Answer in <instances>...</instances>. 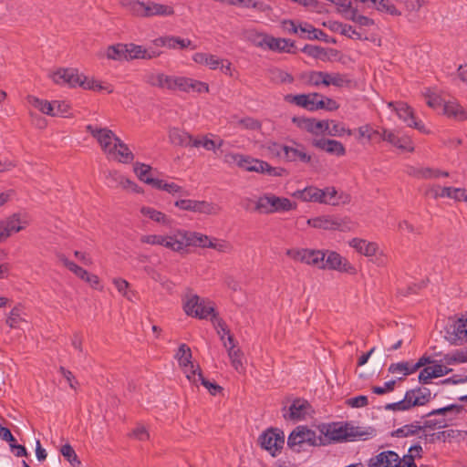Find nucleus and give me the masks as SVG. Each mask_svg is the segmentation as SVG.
Returning a JSON list of instances; mask_svg holds the SVG:
<instances>
[{"instance_id":"57","label":"nucleus","mask_w":467,"mask_h":467,"mask_svg":"<svg viewBox=\"0 0 467 467\" xmlns=\"http://www.w3.org/2000/svg\"><path fill=\"white\" fill-rule=\"evenodd\" d=\"M424 96L427 99V105L434 109H437L441 107L443 108L444 100L436 93L431 92L430 89H428Z\"/></svg>"},{"instance_id":"44","label":"nucleus","mask_w":467,"mask_h":467,"mask_svg":"<svg viewBox=\"0 0 467 467\" xmlns=\"http://www.w3.org/2000/svg\"><path fill=\"white\" fill-rule=\"evenodd\" d=\"M198 380L201 381V384L205 387L209 393L213 396L217 395L218 393L223 392V388L218 385L215 382H211L207 379H205L202 375V369L200 367H198Z\"/></svg>"},{"instance_id":"11","label":"nucleus","mask_w":467,"mask_h":467,"mask_svg":"<svg viewBox=\"0 0 467 467\" xmlns=\"http://www.w3.org/2000/svg\"><path fill=\"white\" fill-rule=\"evenodd\" d=\"M259 47H267L273 51L285 52L296 54L297 49L295 41L286 38H275L271 36H263L261 40L257 43Z\"/></svg>"},{"instance_id":"16","label":"nucleus","mask_w":467,"mask_h":467,"mask_svg":"<svg viewBox=\"0 0 467 467\" xmlns=\"http://www.w3.org/2000/svg\"><path fill=\"white\" fill-rule=\"evenodd\" d=\"M233 159L237 161L239 167L247 171L266 173L267 167H269V163L265 161L253 159L240 154L233 155Z\"/></svg>"},{"instance_id":"7","label":"nucleus","mask_w":467,"mask_h":467,"mask_svg":"<svg viewBox=\"0 0 467 467\" xmlns=\"http://www.w3.org/2000/svg\"><path fill=\"white\" fill-rule=\"evenodd\" d=\"M320 432L323 437V441L326 444L332 441H348V422L341 424L334 422L331 424H323L320 428Z\"/></svg>"},{"instance_id":"51","label":"nucleus","mask_w":467,"mask_h":467,"mask_svg":"<svg viewBox=\"0 0 467 467\" xmlns=\"http://www.w3.org/2000/svg\"><path fill=\"white\" fill-rule=\"evenodd\" d=\"M78 86L88 90H101L104 88L99 81L94 78L89 79L84 75H79Z\"/></svg>"},{"instance_id":"36","label":"nucleus","mask_w":467,"mask_h":467,"mask_svg":"<svg viewBox=\"0 0 467 467\" xmlns=\"http://www.w3.org/2000/svg\"><path fill=\"white\" fill-rule=\"evenodd\" d=\"M127 48L125 44H116L109 46L107 49V57L112 60H127L126 57Z\"/></svg>"},{"instance_id":"42","label":"nucleus","mask_w":467,"mask_h":467,"mask_svg":"<svg viewBox=\"0 0 467 467\" xmlns=\"http://www.w3.org/2000/svg\"><path fill=\"white\" fill-rule=\"evenodd\" d=\"M254 210L261 213H272V193H267L259 197Z\"/></svg>"},{"instance_id":"35","label":"nucleus","mask_w":467,"mask_h":467,"mask_svg":"<svg viewBox=\"0 0 467 467\" xmlns=\"http://www.w3.org/2000/svg\"><path fill=\"white\" fill-rule=\"evenodd\" d=\"M333 31H338L341 35L352 39H362V35L358 32L352 26L343 24L341 22H334L331 26Z\"/></svg>"},{"instance_id":"56","label":"nucleus","mask_w":467,"mask_h":467,"mask_svg":"<svg viewBox=\"0 0 467 467\" xmlns=\"http://www.w3.org/2000/svg\"><path fill=\"white\" fill-rule=\"evenodd\" d=\"M410 402V397L408 396V398H407L405 395L403 400H399L397 402H393V403H388L384 406V409L386 410H393V411L409 410L411 409Z\"/></svg>"},{"instance_id":"54","label":"nucleus","mask_w":467,"mask_h":467,"mask_svg":"<svg viewBox=\"0 0 467 467\" xmlns=\"http://www.w3.org/2000/svg\"><path fill=\"white\" fill-rule=\"evenodd\" d=\"M151 171V167L150 165L136 162L134 164V172L137 174L138 178L146 183V179H153L150 176Z\"/></svg>"},{"instance_id":"32","label":"nucleus","mask_w":467,"mask_h":467,"mask_svg":"<svg viewBox=\"0 0 467 467\" xmlns=\"http://www.w3.org/2000/svg\"><path fill=\"white\" fill-rule=\"evenodd\" d=\"M420 431H421L420 422L415 421L391 431L390 436L396 438H407L417 435Z\"/></svg>"},{"instance_id":"20","label":"nucleus","mask_w":467,"mask_h":467,"mask_svg":"<svg viewBox=\"0 0 467 467\" xmlns=\"http://www.w3.org/2000/svg\"><path fill=\"white\" fill-rule=\"evenodd\" d=\"M382 140L387 141L398 149L412 152L414 146L410 137H398L393 131L383 130Z\"/></svg>"},{"instance_id":"19","label":"nucleus","mask_w":467,"mask_h":467,"mask_svg":"<svg viewBox=\"0 0 467 467\" xmlns=\"http://www.w3.org/2000/svg\"><path fill=\"white\" fill-rule=\"evenodd\" d=\"M51 78L56 84L75 88L78 86L79 74L75 68H59L52 74Z\"/></svg>"},{"instance_id":"8","label":"nucleus","mask_w":467,"mask_h":467,"mask_svg":"<svg viewBox=\"0 0 467 467\" xmlns=\"http://www.w3.org/2000/svg\"><path fill=\"white\" fill-rule=\"evenodd\" d=\"M291 146H283L284 159L289 162L300 161L313 166L314 159L306 151V147L296 140H291Z\"/></svg>"},{"instance_id":"28","label":"nucleus","mask_w":467,"mask_h":467,"mask_svg":"<svg viewBox=\"0 0 467 467\" xmlns=\"http://www.w3.org/2000/svg\"><path fill=\"white\" fill-rule=\"evenodd\" d=\"M443 112L448 117L454 118L458 120L467 119V111H465L460 104L454 101L444 102Z\"/></svg>"},{"instance_id":"31","label":"nucleus","mask_w":467,"mask_h":467,"mask_svg":"<svg viewBox=\"0 0 467 467\" xmlns=\"http://www.w3.org/2000/svg\"><path fill=\"white\" fill-rule=\"evenodd\" d=\"M308 406L309 404L306 400L296 399L289 407V419L293 420L304 419Z\"/></svg>"},{"instance_id":"45","label":"nucleus","mask_w":467,"mask_h":467,"mask_svg":"<svg viewBox=\"0 0 467 467\" xmlns=\"http://www.w3.org/2000/svg\"><path fill=\"white\" fill-rule=\"evenodd\" d=\"M125 46L127 48V52H126L127 61L132 60V59H140V58L143 59L144 54H145V48H143L142 46L136 45L133 43L125 44Z\"/></svg>"},{"instance_id":"60","label":"nucleus","mask_w":467,"mask_h":467,"mask_svg":"<svg viewBox=\"0 0 467 467\" xmlns=\"http://www.w3.org/2000/svg\"><path fill=\"white\" fill-rule=\"evenodd\" d=\"M123 175L118 171H109L106 176V184L109 188H118L121 186Z\"/></svg>"},{"instance_id":"22","label":"nucleus","mask_w":467,"mask_h":467,"mask_svg":"<svg viewBox=\"0 0 467 467\" xmlns=\"http://www.w3.org/2000/svg\"><path fill=\"white\" fill-rule=\"evenodd\" d=\"M406 397H410V407L423 406L430 402L431 400V390L424 387L409 389L406 391Z\"/></svg>"},{"instance_id":"26","label":"nucleus","mask_w":467,"mask_h":467,"mask_svg":"<svg viewBox=\"0 0 467 467\" xmlns=\"http://www.w3.org/2000/svg\"><path fill=\"white\" fill-rule=\"evenodd\" d=\"M349 245L366 256L375 255L379 248L376 243L367 242L366 240L359 238H353L349 242Z\"/></svg>"},{"instance_id":"53","label":"nucleus","mask_w":467,"mask_h":467,"mask_svg":"<svg viewBox=\"0 0 467 467\" xmlns=\"http://www.w3.org/2000/svg\"><path fill=\"white\" fill-rule=\"evenodd\" d=\"M5 230L7 231V233L9 234V235L11 234L12 232H16V233H18L20 232L21 230L24 229V226H21L20 225V217H19V214L17 213H14L13 215H11L7 220H6V224L5 226L4 227Z\"/></svg>"},{"instance_id":"50","label":"nucleus","mask_w":467,"mask_h":467,"mask_svg":"<svg viewBox=\"0 0 467 467\" xmlns=\"http://www.w3.org/2000/svg\"><path fill=\"white\" fill-rule=\"evenodd\" d=\"M348 134L351 136L353 134L351 130L346 129L343 125L336 122L335 120H330V125L327 130V135L332 137H341L344 134Z\"/></svg>"},{"instance_id":"34","label":"nucleus","mask_w":467,"mask_h":467,"mask_svg":"<svg viewBox=\"0 0 467 467\" xmlns=\"http://www.w3.org/2000/svg\"><path fill=\"white\" fill-rule=\"evenodd\" d=\"M296 206V203H293L288 198L272 194V213L291 211Z\"/></svg>"},{"instance_id":"14","label":"nucleus","mask_w":467,"mask_h":467,"mask_svg":"<svg viewBox=\"0 0 467 467\" xmlns=\"http://www.w3.org/2000/svg\"><path fill=\"white\" fill-rule=\"evenodd\" d=\"M311 145L318 150H324L336 156H344L346 154L345 146L338 140L331 139H313Z\"/></svg>"},{"instance_id":"6","label":"nucleus","mask_w":467,"mask_h":467,"mask_svg":"<svg viewBox=\"0 0 467 467\" xmlns=\"http://www.w3.org/2000/svg\"><path fill=\"white\" fill-rule=\"evenodd\" d=\"M286 254L294 260L317 265L319 268L326 257V254L322 250L312 249H288Z\"/></svg>"},{"instance_id":"47","label":"nucleus","mask_w":467,"mask_h":467,"mask_svg":"<svg viewBox=\"0 0 467 467\" xmlns=\"http://www.w3.org/2000/svg\"><path fill=\"white\" fill-rule=\"evenodd\" d=\"M164 77L165 74L163 73L155 74L153 72H147L143 76V81L150 87H158L160 88H163Z\"/></svg>"},{"instance_id":"46","label":"nucleus","mask_w":467,"mask_h":467,"mask_svg":"<svg viewBox=\"0 0 467 467\" xmlns=\"http://www.w3.org/2000/svg\"><path fill=\"white\" fill-rule=\"evenodd\" d=\"M388 370L391 374H395L396 372H402L404 377L410 375L416 371L413 370V365L410 366V363L408 361L392 363L389 367Z\"/></svg>"},{"instance_id":"33","label":"nucleus","mask_w":467,"mask_h":467,"mask_svg":"<svg viewBox=\"0 0 467 467\" xmlns=\"http://www.w3.org/2000/svg\"><path fill=\"white\" fill-rule=\"evenodd\" d=\"M320 96L319 93L314 92L309 94L287 95L285 100L309 110V105L312 104V99H317Z\"/></svg>"},{"instance_id":"25","label":"nucleus","mask_w":467,"mask_h":467,"mask_svg":"<svg viewBox=\"0 0 467 467\" xmlns=\"http://www.w3.org/2000/svg\"><path fill=\"white\" fill-rule=\"evenodd\" d=\"M112 154L118 155V161L122 163H130L133 161L134 155L119 138H115V142L112 146Z\"/></svg>"},{"instance_id":"55","label":"nucleus","mask_w":467,"mask_h":467,"mask_svg":"<svg viewBox=\"0 0 467 467\" xmlns=\"http://www.w3.org/2000/svg\"><path fill=\"white\" fill-rule=\"evenodd\" d=\"M302 52L307 54L309 57L314 58H322L327 56V51L324 47L314 45H306L302 49Z\"/></svg>"},{"instance_id":"43","label":"nucleus","mask_w":467,"mask_h":467,"mask_svg":"<svg viewBox=\"0 0 467 467\" xmlns=\"http://www.w3.org/2000/svg\"><path fill=\"white\" fill-rule=\"evenodd\" d=\"M463 410V406L459 404H451L443 408L435 409L427 414L423 415L422 418L436 416V415H446L448 412H453L460 414Z\"/></svg>"},{"instance_id":"61","label":"nucleus","mask_w":467,"mask_h":467,"mask_svg":"<svg viewBox=\"0 0 467 467\" xmlns=\"http://www.w3.org/2000/svg\"><path fill=\"white\" fill-rule=\"evenodd\" d=\"M421 431H424L425 429L430 430H435V429H442L447 427V422L445 419H430L423 421L422 424H420Z\"/></svg>"},{"instance_id":"1","label":"nucleus","mask_w":467,"mask_h":467,"mask_svg":"<svg viewBox=\"0 0 467 467\" xmlns=\"http://www.w3.org/2000/svg\"><path fill=\"white\" fill-rule=\"evenodd\" d=\"M304 443H307L310 446L326 445L322 435L317 437L316 432L306 426H297L289 434L287 445L294 451L300 452Z\"/></svg>"},{"instance_id":"27","label":"nucleus","mask_w":467,"mask_h":467,"mask_svg":"<svg viewBox=\"0 0 467 467\" xmlns=\"http://www.w3.org/2000/svg\"><path fill=\"white\" fill-rule=\"evenodd\" d=\"M295 195L304 202H316L319 203L326 202L325 199H322L324 198L322 189L314 186L306 187L304 190L298 191Z\"/></svg>"},{"instance_id":"41","label":"nucleus","mask_w":467,"mask_h":467,"mask_svg":"<svg viewBox=\"0 0 467 467\" xmlns=\"http://www.w3.org/2000/svg\"><path fill=\"white\" fill-rule=\"evenodd\" d=\"M379 12L386 13L393 16H401V12L389 0H378L374 4Z\"/></svg>"},{"instance_id":"12","label":"nucleus","mask_w":467,"mask_h":467,"mask_svg":"<svg viewBox=\"0 0 467 467\" xmlns=\"http://www.w3.org/2000/svg\"><path fill=\"white\" fill-rule=\"evenodd\" d=\"M321 269H331L337 270L344 273L352 274L355 272V268L350 263L343 258L338 253L330 251L327 253V259H324L323 264L320 265Z\"/></svg>"},{"instance_id":"5","label":"nucleus","mask_w":467,"mask_h":467,"mask_svg":"<svg viewBox=\"0 0 467 467\" xmlns=\"http://www.w3.org/2000/svg\"><path fill=\"white\" fill-rule=\"evenodd\" d=\"M183 310L188 316L200 319L206 318L209 315L214 314V308L205 304L197 295L187 296L186 301L183 303Z\"/></svg>"},{"instance_id":"37","label":"nucleus","mask_w":467,"mask_h":467,"mask_svg":"<svg viewBox=\"0 0 467 467\" xmlns=\"http://www.w3.org/2000/svg\"><path fill=\"white\" fill-rule=\"evenodd\" d=\"M140 213L143 215L148 216L150 219H151L154 222H157V223H162L165 225L170 224V223H171V220L168 219L166 214H164L163 213L157 211L153 208L142 207L140 209Z\"/></svg>"},{"instance_id":"3","label":"nucleus","mask_w":467,"mask_h":467,"mask_svg":"<svg viewBox=\"0 0 467 467\" xmlns=\"http://www.w3.org/2000/svg\"><path fill=\"white\" fill-rule=\"evenodd\" d=\"M259 442L264 450L275 457L281 452L285 444L284 432L277 428H270L259 436Z\"/></svg>"},{"instance_id":"18","label":"nucleus","mask_w":467,"mask_h":467,"mask_svg":"<svg viewBox=\"0 0 467 467\" xmlns=\"http://www.w3.org/2000/svg\"><path fill=\"white\" fill-rule=\"evenodd\" d=\"M299 37L308 40H320L326 43H336L334 38L329 36L321 29L316 28L313 25L305 22L299 24Z\"/></svg>"},{"instance_id":"49","label":"nucleus","mask_w":467,"mask_h":467,"mask_svg":"<svg viewBox=\"0 0 467 467\" xmlns=\"http://www.w3.org/2000/svg\"><path fill=\"white\" fill-rule=\"evenodd\" d=\"M292 122L296 124L299 129L305 130L309 133H315L314 130V118L305 117H293Z\"/></svg>"},{"instance_id":"48","label":"nucleus","mask_w":467,"mask_h":467,"mask_svg":"<svg viewBox=\"0 0 467 467\" xmlns=\"http://www.w3.org/2000/svg\"><path fill=\"white\" fill-rule=\"evenodd\" d=\"M60 452L73 467H78L81 464L78 455L70 444L63 445L61 447Z\"/></svg>"},{"instance_id":"64","label":"nucleus","mask_w":467,"mask_h":467,"mask_svg":"<svg viewBox=\"0 0 467 467\" xmlns=\"http://www.w3.org/2000/svg\"><path fill=\"white\" fill-rule=\"evenodd\" d=\"M20 313H21L20 306H15L11 310V312H10V314H9L7 319H6V324L10 327H12V328L16 327L17 325L19 324V322L22 321V318L20 317Z\"/></svg>"},{"instance_id":"39","label":"nucleus","mask_w":467,"mask_h":467,"mask_svg":"<svg viewBox=\"0 0 467 467\" xmlns=\"http://www.w3.org/2000/svg\"><path fill=\"white\" fill-rule=\"evenodd\" d=\"M223 345L227 348L228 356L231 360L232 366L237 371H239L240 368H243V363L241 360L243 353H242L241 349L240 348L235 349V347H236L235 345H233L228 348L226 342H223Z\"/></svg>"},{"instance_id":"40","label":"nucleus","mask_w":467,"mask_h":467,"mask_svg":"<svg viewBox=\"0 0 467 467\" xmlns=\"http://www.w3.org/2000/svg\"><path fill=\"white\" fill-rule=\"evenodd\" d=\"M59 260L63 263V265L72 273H74L81 280H84L86 276H88V271L78 265L74 262L68 260L64 254H60Z\"/></svg>"},{"instance_id":"63","label":"nucleus","mask_w":467,"mask_h":467,"mask_svg":"<svg viewBox=\"0 0 467 467\" xmlns=\"http://www.w3.org/2000/svg\"><path fill=\"white\" fill-rule=\"evenodd\" d=\"M208 248H213L220 253H230L233 249L232 245L227 241H218L217 239H213V243H209Z\"/></svg>"},{"instance_id":"24","label":"nucleus","mask_w":467,"mask_h":467,"mask_svg":"<svg viewBox=\"0 0 467 467\" xmlns=\"http://www.w3.org/2000/svg\"><path fill=\"white\" fill-rule=\"evenodd\" d=\"M348 441L368 440L376 435V430L373 427L353 426L348 422Z\"/></svg>"},{"instance_id":"2","label":"nucleus","mask_w":467,"mask_h":467,"mask_svg":"<svg viewBox=\"0 0 467 467\" xmlns=\"http://www.w3.org/2000/svg\"><path fill=\"white\" fill-rule=\"evenodd\" d=\"M307 223L314 228L329 231L348 232L354 228V223L348 217L320 216L308 219Z\"/></svg>"},{"instance_id":"13","label":"nucleus","mask_w":467,"mask_h":467,"mask_svg":"<svg viewBox=\"0 0 467 467\" xmlns=\"http://www.w3.org/2000/svg\"><path fill=\"white\" fill-rule=\"evenodd\" d=\"M451 345H459L467 341V318H460L446 328L444 336Z\"/></svg>"},{"instance_id":"15","label":"nucleus","mask_w":467,"mask_h":467,"mask_svg":"<svg viewBox=\"0 0 467 467\" xmlns=\"http://www.w3.org/2000/svg\"><path fill=\"white\" fill-rule=\"evenodd\" d=\"M400 462V457L394 451H383L368 462V467H396Z\"/></svg>"},{"instance_id":"4","label":"nucleus","mask_w":467,"mask_h":467,"mask_svg":"<svg viewBox=\"0 0 467 467\" xmlns=\"http://www.w3.org/2000/svg\"><path fill=\"white\" fill-rule=\"evenodd\" d=\"M130 10L140 16H171L174 14L171 6L154 2L134 1L130 4Z\"/></svg>"},{"instance_id":"17","label":"nucleus","mask_w":467,"mask_h":467,"mask_svg":"<svg viewBox=\"0 0 467 467\" xmlns=\"http://www.w3.org/2000/svg\"><path fill=\"white\" fill-rule=\"evenodd\" d=\"M465 436H467L466 431H459V430H447L441 431L438 432L431 433L430 435L424 434L423 436H420V439H424L427 441L429 437V441L433 443L435 441H441L443 442H451L452 441H461L464 440Z\"/></svg>"},{"instance_id":"23","label":"nucleus","mask_w":467,"mask_h":467,"mask_svg":"<svg viewBox=\"0 0 467 467\" xmlns=\"http://www.w3.org/2000/svg\"><path fill=\"white\" fill-rule=\"evenodd\" d=\"M169 139L172 144L181 147H192L194 140L192 135L179 128H171L169 130Z\"/></svg>"},{"instance_id":"10","label":"nucleus","mask_w":467,"mask_h":467,"mask_svg":"<svg viewBox=\"0 0 467 467\" xmlns=\"http://www.w3.org/2000/svg\"><path fill=\"white\" fill-rule=\"evenodd\" d=\"M86 130L97 140L105 153L112 154V140L115 141V138H118L112 130L108 128L95 127L91 124H88Z\"/></svg>"},{"instance_id":"62","label":"nucleus","mask_w":467,"mask_h":467,"mask_svg":"<svg viewBox=\"0 0 467 467\" xmlns=\"http://www.w3.org/2000/svg\"><path fill=\"white\" fill-rule=\"evenodd\" d=\"M52 117L64 116L68 112L69 106L65 101L54 100L52 101Z\"/></svg>"},{"instance_id":"9","label":"nucleus","mask_w":467,"mask_h":467,"mask_svg":"<svg viewBox=\"0 0 467 467\" xmlns=\"http://www.w3.org/2000/svg\"><path fill=\"white\" fill-rule=\"evenodd\" d=\"M389 107L393 108L398 117L402 119L409 127L417 129L418 130L424 133L427 132L423 123L421 121L416 120L412 108H410L407 103L402 101L389 102Z\"/></svg>"},{"instance_id":"59","label":"nucleus","mask_w":467,"mask_h":467,"mask_svg":"<svg viewBox=\"0 0 467 467\" xmlns=\"http://www.w3.org/2000/svg\"><path fill=\"white\" fill-rule=\"evenodd\" d=\"M396 383H397L396 379H391V380L385 382L383 386H372L371 391L377 395H384L386 393L393 391L395 389Z\"/></svg>"},{"instance_id":"21","label":"nucleus","mask_w":467,"mask_h":467,"mask_svg":"<svg viewBox=\"0 0 467 467\" xmlns=\"http://www.w3.org/2000/svg\"><path fill=\"white\" fill-rule=\"evenodd\" d=\"M162 246L174 251L181 252L186 247V231L177 230L171 235L163 236Z\"/></svg>"},{"instance_id":"52","label":"nucleus","mask_w":467,"mask_h":467,"mask_svg":"<svg viewBox=\"0 0 467 467\" xmlns=\"http://www.w3.org/2000/svg\"><path fill=\"white\" fill-rule=\"evenodd\" d=\"M415 177L423 178V179H431V178H438L440 176L448 177V171H441L440 170H433L431 168H423L418 171V173H414Z\"/></svg>"},{"instance_id":"58","label":"nucleus","mask_w":467,"mask_h":467,"mask_svg":"<svg viewBox=\"0 0 467 467\" xmlns=\"http://www.w3.org/2000/svg\"><path fill=\"white\" fill-rule=\"evenodd\" d=\"M215 204L206 201H195L194 213L213 214L215 213Z\"/></svg>"},{"instance_id":"30","label":"nucleus","mask_w":467,"mask_h":467,"mask_svg":"<svg viewBox=\"0 0 467 467\" xmlns=\"http://www.w3.org/2000/svg\"><path fill=\"white\" fill-rule=\"evenodd\" d=\"M460 192L461 188H453V187H443L440 188V186L432 187L430 189L427 193H431L433 198L437 199L439 197H448L454 199L455 201L460 202Z\"/></svg>"},{"instance_id":"29","label":"nucleus","mask_w":467,"mask_h":467,"mask_svg":"<svg viewBox=\"0 0 467 467\" xmlns=\"http://www.w3.org/2000/svg\"><path fill=\"white\" fill-rule=\"evenodd\" d=\"M213 243L209 236L201 233L186 231V245L208 248V244Z\"/></svg>"},{"instance_id":"38","label":"nucleus","mask_w":467,"mask_h":467,"mask_svg":"<svg viewBox=\"0 0 467 467\" xmlns=\"http://www.w3.org/2000/svg\"><path fill=\"white\" fill-rule=\"evenodd\" d=\"M27 101L42 113L51 116L53 110L52 101L43 100L34 96H28Z\"/></svg>"}]
</instances>
